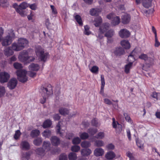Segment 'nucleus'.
Segmentation results:
<instances>
[{
	"label": "nucleus",
	"instance_id": "nucleus-1",
	"mask_svg": "<svg viewBox=\"0 0 160 160\" xmlns=\"http://www.w3.org/2000/svg\"><path fill=\"white\" fill-rule=\"evenodd\" d=\"M33 50L31 49L27 50H24L21 52L18 56V58L21 61L25 63H29L35 59V58L33 57H28V55L30 52H33Z\"/></svg>",
	"mask_w": 160,
	"mask_h": 160
},
{
	"label": "nucleus",
	"instance_id": "nucleus-2",
	"mask_svg": "<svg viewBox=\"0 0 160 160\" xmlns=\"http://www.w3.org/2000/svg\"><path fill=\"white\" fill-rule=\"evenodd\" d=\"M40 92L43 98V99H40V102L43 104L45 102L48 95L52 93V88L51 85L50 84H48L47 86L42 87Z\"/></svg>",
	"mask_w": 160,
	"mask_h": 160
},
{
	"label": "nucleus",
	"instance_id": "nucleus-3",
	"mask_svg": "<svg viewBox=\"0 0 160 160\" xmlns=\"http://www.w3.org/2000/svg\"><path fill=\"white\" fill-rule=\"evenodd\" d=\"M28 42L25 38H20L18 39V43H14L12 45V49L16 51H19L27 47Z\"/></svg>",
	"mask_w": 160,
	"mask_h": 160
},
{
	"label": "nucleus",
	"instance_id": "nucleus-4",
	"mask_svg": "<svg viewBox=\"0 0 160 160\" xmlns=\"http://www.w3.org/2000/svg\"><path fill=\"white\" fill-rule=\"evenodd\" d=\"M138 58L144 60L146 63L144 65L142 69L144 70L147 71L150 67L154 64V58L153 57H149L145 54L142 53L139 56Z\"/></svg>",
	"mask_w": 160,
	"mask_h": 160
},
{
	"label": "nucleus",
	"instance_id": "nucleus-5",
	"mask_svg": "<svg viewBox=\"0 0 160 160\" xmlns=\"http://www.w3.org/2000/svg\"><path fill=\"white\" fill-rule=\"evenodd\" d=\"M37 56L41 61L45 62L49 56L48 52H44V49L41 46H38L36 47L35 50Z\"/></svg>",
	"mask_w": 160,
	"mask_h": 160
},
{
	"label": "nucleus",
	"instance_id": "nucleus-6",
	"mask_svg": "<svg viewBox=\"0 0 160 160\" xmlns=\"http://www.w3.org/2000/svg\"><path fill=\"white\" fill-rule=\"evenodd\" d=\"M50 143L49 141H45L43 142L42 148H38L36 151L37 154L41 156H43L45 152L50 150Z\"/></svg>",
	"mask_w": 160,
	"mask_h": 160
},
{
	"label": "nucleus",
	"instance_id": "nucleus-7",
	"mask_svg": "<svg viewBox=\"0 0 160 160\" xmlns=\"http://www.w3.org/2000/svg\"><path fill=\"white\" fill-rule=\"evenodd\" d=\"M109 26V24L108 23H105L102 24L100 26L99 29L98 35L97 36V41H98L99 42L100 40L102 39L103 38L102 34L108 30Z\"/></svg>",
	"mask_w": 160,
	"mask_h": 160
},
{
	"label": "nucleus",
	"instance_id": "nucleus-8",
	"mask_svg": "<svg viewBox=\"0 0 160 160\" xmlns=\"http://www.w3.org/2000/svg\"><path fill=\"white\" fill-rule=\"evenodd\" d=\"M16 74L18 80L22 82H24L28 80V77L26 76L27 72L24 69H20L17 71Z\"/></svg>",
	"mask_w": 160,
	"mask_h": 160
},
{
	"label": "nucleus",
	"instance_id": "nucleus-9",
	"mask_svg": "<svg viewBox=\"0 0 160 160\" xmlns=\"http://www.w3.org/2000/svg\"><path fill=\"white\" fill-rule=\"evenodd\" d=\"M10 33L7 35L3 40L2 44L3 46H6L10 45L12 41V39L14 37L15 35L13 31L11 30L10 31Z\"/></svg>",
	"mask_w": 160,
	"mask_h": 160
},
{
	"label": "nucleus",
	"instance_id": "nucleus-10",
	"mask_svg": "<svg viewBox=\"0 0 160 160\" xmlns=\"http://www.w3.org/2000/svg\"><path fill=\"white\" fill-rule=\"evenodd\" d=\"M107 18L111 20V23L113 26L118 25L120 22V18L118 16H116L113 13H111L107 15Z\"/></svg>",
	"mask_w": 160,
	"mask_h": 160
},
{
	"label": "nucleus",
	"instance_id": "nucleus-11",
	"mask_svg": "<svg viewBox=\"0 0 160 160\" xmlns=\"http://www.w3.org/2000/svg\"><path fill=\"white\" fill-rule=\"evenodd\" d=\"M62 124V122L60 121L58 122V123L56 127V130L57 134H59L61 137L65 136L66 138H68V139H70L71 137L72 136V134L70 133V136H68L67 134L66 133L65 130H60V127Z\"/></svg>",
	"mask_w": 160,
	"mask_h": 160
},
{
	"label": "nucleus",
	"instance_id": "nucleus-12",
	"mask_svg": "<svg viewBox=\"0 0 160 160\" xmlns=\"http://www.w3.org/2000/svg\"><path fill=\"white\" fill-rule=\"evenodd\" d=\"M10 77L9 74L6 72L0 73V82L4 83L7 82Z\"/></svg>",
	"mask_w": 160,
	"mask_h": 160
},
{
	"label": "nucleus",
	"instance_id": "nucleus-13",
	"mask_svg": "<svg viewBox=\"0 0 160 160\" xmlns=\"http://www.w3.org/2000/svg\"><path fill=\"white\" fill-rule=\"evenodd\" d=\"M18 83L17 79L15 78H11L8 84V87L10 89H14Z\"/></svg>",
	"mask_w": 160,
	"mask_h": 160
},
{
	"label": "nucleus",
	"instance_id": "nucleus-14",
	"mask_svg": "<svg viewBox=\"0 0 160 160\" xmlns=\"http://www.w3.org/2000/svg\"><path fill=\"white\" fill-rule=\"evenodd\" d=\"M112 125L113 128H115L117 132H121L122 130V125L116 121L115 118H112Z\"/></svg>",
	"mask_w": 160,
	"mask_h": 160
},
{
	"label": "nucleus",
	"instance_id": "nucleus-15",
	"mask_svg": "<svg viewBox=\"0 0 160 160\" xmlns=\"http://www.w3.org/2000/svg\"><path fill=\"white\" fill-rule=\"evenodd\" d=\"M119 34L120 36L122 38H127L130 36V33L128 30L124 29L120 31Z\"/></svg>",
	"mask_w": 160,
	"mask_h": 160
},
{
	"label": "nucleus",
	"instance_id": "nucleus-16",
	"mask_svg": "<svg viewBox=\"0 0 160 160\" xmlns=\"http://www.w3.org/2000/svg\"><path fill=\"white\" fill-rule=\"evenodd\" d=\"M20 148L23 150H28L30 149V145L27 141H22L20 145Z\"/></svg>",
	"mask_w": 160,
	"mask_h": 160
},
{
	"label": "nucleus",
	"instance_id": "nucleus-17",
	"mask_svg": "<svg viewBox=\"0 0 160 160\" xmlns=\"http://www.w3.org/2000/svg\"><path fill=\"white\" fill-rule=\"evenodd\" d=\"M112 52L117 56H120L124 53V50L121 47H118L114 50Z\"/></svg>",
	"mask_w": 160,
	"mask_h": 160
},
{
	"label": "nucleus",
	"instance_id": "nucleus-18",
	"mask_svg": "<svg viewBox=\"0 0 160 160\" xmlns=\"http://www.w3.org/2000/svg\"><path fill=\"white\" fill-rule=\"evenodd\" d=\"M122 22L124 24H127L129 22L130 20V17L129 15L125 14L122 17Z\"/></svg>",
	"mask_w": 160,
	"mask_h": 160
},
{
	"label": "nucleus",
	"instance_id": "nucleus-19",
	"mask_svg": "<svg viewBox=\"0 0 160 160\" xmlns=\"http://www.w3.org/2000/svg\"><path fill=\"white\" fill-rule=\"evenodd\" d=\"M50 140L52 145L54 146L58 145L60 143L59 138L56 136L52 137L50 139Z\"/></svg>",
	"mask_w": 160,
	"mask_h": 160
},
{
	"label": "nucleus",
	"instance_id": "nucleus-20",
	"mask_svg": "<svg viewBox=\"0 0 160 160\" xmlns=\"http://www.w3.org/2000/svg\"><path fill=\"white\" fill-rule=\"evenodd\" d=\"M104 152V150L101 148H97L94 151V155L96 156H102Z\"/></svg>",
	"mask_w": 160,
	"mask_h": 160
},
{
	"label": "nucleus",
	"instance_id": "nucleus-21",
	"mask_svg": "<svg viewBox=\"0 0 160 160\" xmlns=\"http://www.w3.org/2000/svg\"><path fill=\"white\" fill-rule=\"evenodd\" d=\"M122 46L125 49H129L131 47V45L129 42L126 40H123L121 42Z\"/></svg>",
	"mask_w": 160,
	"mask_h": 160
},
{
	"label": "nucleus",
	"instance_id": "nucleus-22",
	"mask_svg": "<svg viewBox=\"0 0 160 160\" xmlns=\"http://www.w3.org/2000/svg\"><path fill=\"white\" fill-rule=\"evenodd\" d=\"M152 0H142V3L143 6L146 8L151 7Z\"/></svg>",
	"mask_w": 160,
	"mask_h": 160
},
{
	"label": "nucleus",
	"instance_id": "nucleus-23",
	"mask_svg": "<svg viewBox=\"0 0 160 160\" xmlns=\"http://www.w3.org/2000/svg\"><path fill=\"white\" fill-rule=\"evenodd\" d=\"M92 152V151L88 148L83 149L81 151V154L83 156H88L91 154Z\"/></svg>",
	"mask_w": 160,
	"mask_h": 160
},
{
	"label": "nucleus",
	"instance_id": "nucleus-24",
	"mask_svg": "<svg viewBox=\"0 0 160 160\" xmlns=\"http://www.w3.org/2000/svg\"><path fill=\"white\" fill-rule=\"evenodd\" d=\"M29 69L31 71H37L39 69V66L37 64L32 63L29 66Z\"/></svg>",
	"mask_w": 160,
	"mask_h": 160
},
{
	"label": "nucleus",
	"instance_id": "nucleus-25",
	"mask_svg": "<svg viewBox=\"0 0 160 160\" xmlns=\"http://www.w3.org/2000/svg\"><path fill=\"white\" fill-rule=\"evenodd\" d=\"M115 153L112 151H109L105 155L106 158L108 160L112 159L115 157Z\"/></svg>",
	"mask_w": 160,
	"mask_h": 160
},
{
	"label": "nucleus",
	"instance_id": "nucleus-26",
	"mask_svg": "<svg viewBox=\"0 0 160 160\" xmlns=\"http://www.w3.org/2000/svg\"><path fill=\"white\" fill-rule=\"evenodd\" d=\"M132 62H129L125 65L124 71L127 74L129 72L130 70L132 67Z\"/></svg>",
	"mask_w": 160,
	"mask_h": 160
},
{
	"label": "nucleus",
	"instance_id": "nucleus-27",
	"mask_svg": "<svg viewBox=\"0 0 160 160\" xmlns=\"http://www.w3.org/2000/svg\"><path fill=\"white\" fill-rule=\"evenodd\" d=\"M13 52L11 48L8 47L6 48L4 50V54L7 56H10L12 55Z\"/></svg>",
	"mask_w": 160,
	"mask_h": 160
},
{
	"label": "nucleus",
	"instance_id": "nucleus-28",
	"mask_svg": "<svg viewBox=\"0 0 160 160\" xmlns=\"http://www.w3.org/2000/svg\"><path fill=\"white\" fill-rule=\"evenodd\" d=\"M102 22V18L100 17H98L95 18L94 21V24L96 27H99Z\"/></svg>",
	"mask_w": 160,
	"mask_h": 160
},
{
	"label": "nucleus",
	"instance_id": "nucleus-29",
	"mask_svg": "<svg viewBox=\"0 0 160 160\" xmlns=\"http://www.w3.org/2000/svg\"><path fill=\"white\" fill-rule=\"evenodd\" d=\"M74 17L79 25L81 26H82L83 25V22L81 17L78 15L76 14H74Z\"/></svg>",
	"mask_w": 160,
	"mask_h": 160
},
{
	"label": "nucleus",
	"instance_id": "nucleus-30",
	"mask_svg": "<svg viewBox=\"0 0 160 160\" xmlns=\"http://www.w3.org/2000/svg\"><path fill=\"white\" fill-rule=\"evenodd\" d=\"M59 111L60 114L63 115H67L69 112L68 109L63 108H60L59 109Z\"/></svg>",
	"mask_w": 160,
	"mask_h": 160
},
{
	"label": "nucleus",
	"instance_id": "nucleus-31",
	"mask_svg": "<svg viewBox=\"0 0 160 160\" xmlns=\"http://www.w3.org/2000/svg\"><path fill=\"white\" fill-rule=\"evenodd\" d=\"M52 124V121L49 119L45 120L43 123L42 127L45 128L50 127Z\"/></svg>",
	"mask_w": 160,
	"mask_h": 160
},
{
	"label": "nucleus",
	"instance_id": "nucleus-32",
	"mask_svg": "<svg viewBox=\"0 0 160 160\" xmlns=\"http://www.w3.org/2000/svg\"><path fill=\"white\" fill-rule=\"evenodd\" d=\"M40 131L38 130H33L31 131L30 135L32 137L34 138L39 136L40 134Z\"/></svg>",
	"mask_w": 160,
	"mask_h": 160
},
{
	"label": "nucleus",
	"instance_id": "nucleus-33",
	"mask_svg": "<svg viewBox=\"0 0 160 160\" xmlns=\"http://www.w3.org/2000/svg\"><path fill=\"white\" fill-rule=\"evenodd\" d=\"M140 52V51L139 48H136L130 54H132V56L136 58L138 57Z\"/></svg>",
	"mask_w": 160,
	"mask_h": 160
},
{
	"label": "nucleus",
	"instance_id": "nucleus-34",
	"mask_svg": "<svg viewBox=\"0 0 160 160\" xmlns=\"http://www.w3.org/2000/svg\"><path fill=\"white\" fill-rule=\"evenodd\" d=\"M51 135V132L50 130H45L42 133V135L45 138H49Z\"/></svg>",
	"mask_w": 160,
	"mask_h": 160
},
{
	"label": "nucleus",
	"instance_id": "nucleus-35",
	"mask_svg": "<svg viewBox=\"0 0 160 160\" xmlns=\"http://www.w3.org/2000/svg\"><path fill=\"white\" fill-rule=\"evenodd\" d=\"M114 34L113 30L110 29L108 30L105 34V36L108 38L112 37Z\"/></svg>",
	"mask_w": 160,
	"mask_h": 160
},
{
	"label": "nucleus",
	"instance_id": "nucleus-36",
	"mask_svg": "<svg viewBox=\"0 0 160 160\" xmlns=\"http://www.w3.org/2000/svg\"><path fill=\"white\" fill-rule=\"evenodd\" d=\"M68 158L70 160H76L77 158V155L73 152H70L68 155Z\"/></svg>",
	"mask_w": 160,
	"mask_h": 160
},
{
	"label": "nucleus",
	"instance_id": "nucleus-37",
	"mask_svg": "<svg viewBox=\"0 0 160 160\" xmlns=\"http://www.w3.org/2000/svg\"><path fill=\"white\" fill-rule=\"evenodd\" d=\"M91 72L94 73H97L98 71L99 68L98 67L94 66L92 68H89Z\"/></svg>",
	"mask_w": 160,
	"mask_h": 160
},
{
	"label": "nucleus",
	"instance_id": "nucleus-38",
	"mask_svg": "<svg viewBox=\"0 0 160 160\" xmlns=\"http://www.w3.org/2000/svg\"><path fill=\"white\" fill-rule=\"evenodd\" d=\"M124 116L126 121L130 123L131 124H133V122L131 119L130 117L127 113H124Z\"/></svg>",
	"mask_w": 160,
	"mask_h": 160
},
{
	"label": "nucleus",
	"instance_id": "nucleus-39",
	"mask_svg": "<svg viewBox=\"0 0 160 160\" xmlns=\"http://www.w3.org/2000/svg\"><path fill=\"white\" fill-rule=\"evenodd\" d=\"M151 96L157 100L160 99V93H158L155 92H153L151 95Z\"/></svg>",
	"mask_w": 160,
	"mask_h": 160
},
{
	"label": "nucleus",
	"instance_id": "nucleus-40",
	"mask_svg": "<svg viewBox=\"0 0 160 160\" xmlns=\"http://www.w3.org/2000/svg\"><path fill=\"white\" fill-rule=\"evenodd\" d=\"M21 134V132L19 130H18L16 131L15 132V133L14 135V138L16 140L19 139Z\"/></svg>",
	"mask_w": 160,
	"mask_h": 160
},
{
	"label": "nucleus",
	"instance_id": "nucleus-41",
	"mask_svg": "<svg viewBox=\"0 0 160 160\" xmlns=\"http://www.w3.org/2000/svg\"><path fill=\"white\" fill-rule=\"evenodd\" d=\"M6 93V90L5 88L2 86L0 85V97L3 96Z\"/></svg>",
	"mask_w": 160,
	"mask_h": 160
},
{
	"label": "nucleus",
	"instance_id": "nucleus-42",
	"mask_svg": "<svg viewBox=\"0 0 160 160\" xmlns=\"http://www.w3.org/2000/svg\"><path fill=\"white\" fill-rule=\"evenodd\" d=\"M84 33L86 35H89L91 34V32L89 31V27L88 25L84 26Z\"/></svg>",
	"mask_w": 160,
	"mask_h": 160
},
{
	"label": "nucleus",
	"instance_id": "nucleus-43",
	"mask_svg": "<svg viewBox=\"0 0 160 160\" xmlns=\"http://www.w3.org/2000/svg\"><path fill=\"white\" fill-rule=\"evenodd\" d=\"M29 5L25 2H23L19 5L20 9H25Z\"/></svg>",
	"mask_w": 160,
	"mask_h": 160
},
{
	"label": "nucleus",
	"instance_id": "nucleus-44",
	"mask_svg": "<svg viewBox=\"0 0 160 160\" xmlns=\"http://www.w3.org/2000/svg\"><path fill=\"white\" fill-rule=\"evenodd\" d=\"M101 91H103L104 90V87L105 85V82L104 80V76L103 75H101Z\"/></svg>",
	"mask_w": 160,
	"mask_h": 160
},
{
	"label": "nucleus",
	"instance_id": "nucleus-45",
	"mask_svg": "<svg viewBox=\"0 0 160 160\" xmlns=\"http://www.w3.org/2000/svg\"><path fill=\"white\" fill-rule=\"evenodd\" d=\"M9 4L8 0H0V6L2 7Z\"/></svg>",
	"mask_w": 160,
	"mask_h": 160
},
{
	"label": "nucleus",
	"instance_id": "nucleus-46",
	"mask_svg": "<svg viewBox=\"0 0 160 160\" xmlns=\"http://www.w3.org/2000/svg\"><path fill=\"white\" fill-rule=\"evenodd\" d=\"M95 145L97 147H102L104 145V143L101 140H97L95 142Z\"/></svg>",
	"mask_w": 160,
	"mask_h": 160
},
{
	"label": "nucleus",
	"instance_id": "nucleus-47",
	"mask_svg": "<svg viewBox=\"0 0 160 160\" xmlns=\"http://www.w3.org/2000/svg\"><path fill=\"white\" fill-rule=\"evenodd\" d=\"M80 148L78 146H73L72 147L71 150L73 152H78L80 150Z\"/></svg>",
	"mask_w": 160,
	"mask_h": 160
},
{
	"label": "nucleus",
	"instance_id": "nucleus-48",
	"mask_svg": "<svg viewBox=\"0 0 160 160\" xmlns=\"http://www.w3.org/2000/svg\"><path fill=\"white\" fill-rule=\"evenodd\" d=\"M90 143L89 142L87 141H84L81 143V146L82 148H87L90 146Z\"/></svg>",
	"mask_w": 160,
	"mask_h": 160
},
{
	"label": "nucleus",
	"instance_id": "nucleus-49",
	"mask_svg": "<svg viewBox=\"0 0 160 160\" xmlns=\"http://www.w3.org/2000/svg\"><path fill=\"white\" fill-rule=\"evenodd\" d=\"M42 140L41 138H38L33 141L34 144L36 146H39L42 143Z\"/></svg>",
	"mask_w": 160,
	"mask_h": 160
},
{
	"label": "nucleus",
	"instance_id": "nucleus-50",
	"mask_svg": "<svg viewBox=\"0 0 160 160\" xmlns=\"http://www.w3.org/2000/svg\"><path fill=\"white\" fill-rule=\"evenodd\" d=\"M79 136L81 139H85L88 138V133L84 132L81 133Z\"/></svg>",
	"mask_w": 160,
	"mask_h": 160
},
{
	"label": "nucleus",
	"instance_id": "nucleus-51",
	"mask_svg": "<svg viewBox=\"0 0 160 160\" xmlns=\"http://www.w3.org/2000/svg\"><path fill=\"white\" fill-rule=\"evenodd\" d=\"M142 13L147 17L150 16L151 14H152L153 12V11H142Z\"/></svg>",
	"mask_w": 160,
	"mask_h": 160
},
{
	"label": "nucleus",
	"instance_id": "nucleus-52",
	"mask_svg": "<svg viewBox=\"0 0 160 160\" xmlns=\"http://www.w3.org/2000/svg\"><path fill=\"white\" fill-rule=\"evenodd\" d=\"M136 58L132 56V54H130L128 57V60L129 62L132 63L135 61Z\"/></svg>",
	"mask_w": 160,
	"mask_h": 160
},
{
	"label": "nucleus",
	"instance_id": "nucleus-53",
	"mask_svg": "<svg viewBox=\"0 0 160 160\" xmlns=\"http://www.w3.org/2000/svg\"><path fill=\"white\" fill-rule=\"evenodd\" d=\"M80 142L81 140L78 137L74 138L72 141V143L73 144H78L80 143Z\"/></svg>",
	"mask_w": 160,
	"mask_h": 160
},
{
	"label": "nucleus",
	"instance_id": "nucleus-54",
	"mask_svg": "<svg viewBox=\"0 0 160 160\" xmlns=\"http://www.w3.org/2000/svg\"><path fill=\"white\" fill-rule=\"evenodd\" d=\"M104 137V132H100L98 133L96 136V137L97 139H102Z\"/></svg>",
	"mask_w": 160,
	"mask_h": 160
},
{
	"label": "nucleus",
	"instance_id": "nucleus-55",
	"mask_svg": "<svg viewBox=\"0 0 160 160\" xmlns=\"http://www.w3.org/2000/svg\"><path fill=\"white\" fill-rule=\"evenodd\" d=\"M13 66L16 69H20L22 68V65L18 62H15L13 64Z\"/></svg>",
	"mask_w": 160,
	"mask_h": 160
},
{
	"label": "nucleus",
	"instance_id": "nucleus-56",
	"mask_svg": "<svg viewBox=\"0 0 160 160\" xmlns=\"http://www.w3.org/2000/svg\"><path fill=\"white\" fill-rule=\"evenodd\" d=\"M91 123L92 126L95 127H97L99 125L98 120L96 119H93Z\"/></svg>",
	"mask_w": 160,
	"mask_h": 160
},
{
	"label": "nucleus",
	"instance_id": "nucleus-57",
	"mask_svg": "<svg viewBox=\"0 0 160 160\" xmlns=\"http://www.w3.org/2000/svg\"><path fill=\"white\" fill-rule=\"evenodd\" d=\"M59 160H67V155L65 154H61L59 157Z\"/></svg>",
	"mask_w": 160,
	"mask_h": 160
},
{
	"label": "nucleus",
	"instance_id": "nucleus-58",
	"mask_svg": "<svg viewBox=\"0 0 160 160\" xmlns=\"http://www.w3.org/2000/svg\"><path fill=\"white\" fill-rule=\"evenodd\" d=\"M97 131V130L96 128L94 129H90L88 130V132L89 134L91 135H94Z\"/></svg>",
	"mask_w": 160,
	"mask_h": 160
},
{
	"label": "nucleus",
	"instance_id": "nucleus-59",
	"mask_svg": "<svg viewBox=\"0 0 160 160\" xmlns=\"http://www.w3.org/2000/svg\"><path fill=\"white\" fill-rule=\"evenodd\" d=\"M18 13L19 14L22 16L24 17L27 15L26 11H17Z\"/></svg>",
	"mask_w": 160,
	"mask_h": 160
},
{
	"label": "nucleus",
	"instance_id": "nucleus-60",
	"mask_svg": "<svg viewBox=\"0 0 160 160\" xmlns=\"http://www.w3.org/2000/svg\"><path fill=\"white\" fill-rule=\"evenodd\" d=\"M114 147V146L112 143L109 144L106 147V148L108 150H113Z\"/></svg>",
	"mask_w": 160,
	"mask_h": 160
},
{
	"label": "nucleus",
	"instance_id": "nucleus-61",
	"mask_svg": "<svg viewBox=\"0 0 160 160\" xmlns=\"http://www.w3.org/2000/svg\"><path fill=\"white\" fill-rule=\"evenodd\" d=\"M53 118L54 120H59L60 117L59 116V114H55L53 116Z\"/></svg>",
	"mask_w": 160,
	"mask_h": 160
},
{
	"label": "nucleus",
	"instance_id": "nucleus-62",
	"mask_svg": "<svg viewBox=\"0 0 160 160\" xmlns=\"http://www.w3.org/2000/svg\"><path fill=\"white\" fill-rule=\"evenodd\" d=\"M30 156V153L29 152H26L25 154H23L22 155V157H23L25 158L27 160L29 158Z\"/></svg>",
	"mask_w": 160,
	"mask_h": 160
},
{
	"label": "nucleus",
	"instance_id": "nucleus-63",
	"mask_svg": "<svg viewBox=\"0 0 160 160\" xmlns=\"http://www.w3.org/2000/svg\"><path fill=\"white\" fill-rule=\"evenodd\" d=\"M104 102L108 105H111L112 104L111 101L109 99L107 98H105L104 99Z\"/></svg>",
	"mask_w": 160,
	"mask_h": 160
},
{
	"label": "nucleus",
	"instance_id": "nucleus-64",
	"mask_svg": "<svg viewBox=\"0 0 160 160\" xmlns=\"http://www.w3.org/2000/svg\"><path fill=\"white\" fill-rule=\"evenodd\" d=\"M13 7L16 10H19L20 9L19 5H18V4L16 3L13 4Z\"/></svg>",
	"mask_w": 160,
	"mask_h": 160
}]
</instances>
